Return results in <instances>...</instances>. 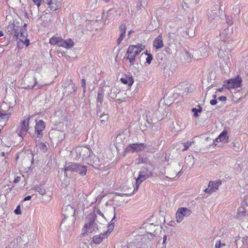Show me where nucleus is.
I'll return each instance as SVG.
<instances>
[{
	"mask_svg": "<svg viewBox=\"0 0 248 248\" xmlns=\"http://www.w3.org/2000/svg\"><path fill=\"white\" fill-rule=\"evenodd\" d=\"M134 79L132 76L126 75L125 74V85L127 84L128 86V89L131 88V86L133 85L134 83Z\"/></svg>",
	"mask_w": 248,
	"mask_h": 248,
	"instance_id": "24",
	"label": "nucleus"
},
{
	"mask_svg": "<svg viewBox=\"0 0 248 248\" xmlns=\"http://www.w3.org/2000/svg\"><path fill=\"white\" fill-rule=\"evenodd\" d=\"M45 123L43 120H39L36 123L34 136L41 139L43 136V131L45 129Z\"/></svg>",
	"mask_w": 248,
	"mask_h": 248,
	"instance_id": "10",
	"label": "nucleus"
},
{
	"mask_svg": "<svg viewBox=\"0 0 248 248\" xmlns=\"http://www.w3.org/2000/svg\"><path fill=\"white\" fill-rule=\"evenodd\" d=\"M100 112H101V111H100V106L99 105V104H97V105H96V113H97V115H98V114L99 113H100Z\"/></svg>",
	"mask_w": 248,
	"mask_h": 248,
	"instance_id": "59",
	"label": "nucleus"
},
{
	"mask_svg": "<svg viewBox=\"0 0 248 248\" xmlns=\"http://www.w3.org/2000/svg\"><path fill=\"white\" fill-rule=\"evenodd\" d=\"M123 92H119L116 95L115 102L118 104H121L124 101V97H123Z\"/></svg>",
	"mask_w": 248,
	"mask_h": 248,
	"instance_id": "28",
	"label": "nucleus"
},
{
	"mask_svg": "<svg viewBox=\"0 0 248 248\" xmlns=\"http://www.w3.org/2000/svg\"><path fill=\"white\" fill-rule=\"evenodd\" d=\"M49 43L53 45H58L66 48H70L74 46V42L71 39L63 40L61 38L53 36L49 39Z\"/></svg>",
	"mask_w": 248,
	"mask_h": 248,
	"instance_id": "3",
	"label": "nucleus"
},
{
	"mask_svg": "<svg viewBox=\"0 0 248 248\" xmlns=\"http://www.w3.org/2000/svg\"><path fill=\"white\" fill-rule=\"evenodd\" d=\"M123 139H124V134L123 132L118 134L116 136L114 144L117 150H120L124 148Z\"/></svg>",
	"mask_w": 248,
	"mask_h": 248,
	"instance_id": "14",
	"label": "nucleus"
},
{
	"mask_svg": "<svg viewBox=\"0 0 248 248\" xmlns=\"http://www.w3.org/2000/svg\"><path fill=\"white\" fill-rule=\"evenodd\" d=\"M20 180V176H17L16 178H15L14 183H17L19 182Z\"/></svg>",
	"mask_w": 248,
	"mask_h": 248,
	"instance_id": "60",
	"label": "nucleus"
},
{
	"mask_svg": "<svg viewBox=\"0 0 248 248\" xmlns=\"http://www.w3.org/2000/svg\"><path fill=\"white\" fill-rule=\"evenodd\" d=\"M198 108H194L191 109V111L193 112V116L197 118L199 116L198 113H201L202 111V108L200 105H198Z\"/></svg>",
	"mask_w": 248,
	"mask_h": 248,
	"instance_id": "27",
	"label": "nucleus"
},
{
	"mask_svg": "<svg viewBox=\"0 0 248 248\" xmlns=\"http://www.w3.org/2000/svg\"><path fill=\"white\" fill-rule=\"evenodd\" d=\"M136 49V46L131 45L128 47L126 52L127 55L126 59L129 60L131 65H133L135 62L134 51Z\"/></svg>",
	"mask_w": 248,
	"mask_h": 248,
	"instance_id": "13",
	"label": "nucleus"
},
{
	"mask_svg": "<svg viewBox=\"0 0 248 248\" xmlns=\"http://www.w3.org/2000/svg\"><path fill=\"white\" fill-rule=\"evenodd\" d=\"M128 187L125 189V196L131 195L135 191H137V187H135L133 184H130L129 186H127Z\"/></svg>",
	"mask_w": 248,
	"mask_h": 248,
	"instance_id": "21",
	"label": "nucleus"
},
{
	"mask_svg": "<svg viewBox=\"0 0 248 248\" xmlns=\"http://www.w3.org/2000/svg\"><path fill=\"white\" fill-rule=\"evenodd\" d=\"M155 236V234H153L152 233L150 232L149 233H147V238L145 236H144L146 237V239H147L150 242H151Z\"/></svg>",
	"mask_w": 248,
	"mask_h": 248,
	"instance_id": "47",
	"label": "nucleus"
},
{
	"mask_svg": "<svg viewBox=\"0 0 248 248\" xmlns=\"http://www.w3.org/2000/svg\"><path fill=\"white\" fill-rule=\"evenodd\" d=\"M34 3L37 5L38 7H39L42 3L44 2V0H32Z\"/></svg>",
	"mask_w": 248,
	"mask_h": 248,
	"instance_id": "48",
	"label": "nucleus"
},
{
	"mask_svg": "<svg viewBox=\"0 0 248 248\" xmlns=\"http://www.w3.org/2000/svg\"><path fill=\"white\" fill-rule=\"evenodd\" d=\"M163 74L165 77H169L173 75V72L170 70V65L166 64L163 67Z\"/></svg>",
	"mask_w": 248,
	"mask_h": 248,
	"instance_id": "20",
	"label": "nucleus"
},
{
	"mask_svg": "<svg viewBox=\"0 0 248 248\" xmlns=\"http://www.w3.org/2000/svg\"><path fill=\"white\" fill-rule=\"evenodd\" d=\"M120 29L121 31V33L119 37L117 40V44L119 46L122 41L123 40L124 37V26H123V24H121L120 26Z\"/></svg>",
	"mask_w": 248,
	"mask_h": 248,
	"instance_id": "29",
	"label": "nucleus"
},
{
	"mask_svg": "<svg viewBox=\"0 0 248 248\" xmlns=\"http://www.w3.org/2000/svg\"><path fill=\"white\" fill-rule=\"evenodd\" d=\"M67 90L66 89L65 93H67V95H69L76 91L77 87L74 84H72L69 85Z\"/></svg>",
	"mask_w": 248,
	"mask_h": 248,
	"instance_id": "33",
	"label": "nucleus"
},
{
	"mask_svg": "<svg viewBox=\"0 0 248 248\" xmlns=\"http://www.w3.org/2000/svg\"><path fill=\"white\" fill-rule=\"evenodd\" d=\"M40 148L41 150L44 152H46L47 150V148L46 145H45V144L44 143H43V142L41 143V144L40 145Z\"/></svg>",
	"mask_w": 248,
	"mask_h": 248,
	"instance_id": "45",
	"label": "nucleus"
},
{
	"mask_svg": "<svg viewBox=\"0 0 248 248\" xmlns=\"http://www.w3.org/2000/svg\"><path fill=\"white\" fill-rule=\"evenodd\" d=\"M148 161V158L146 157L141 156V155L139 156L138 158V164L141 163H146Z\"/></svg>",
	"mask_w": 248,
	"mask_h": 248,
	"instance_id": "39",
	"label": "nucleus"
},
{
	"mask_svg": "<svg viewBox=\"0 0 248 248\" xmlns=\"http://www.w3.org/2000/svg\"><path fill=\"white\" fill-rule=\"evenodd\" d=\"M140 52H141L140 50H139V47L136 46V49L135 50V51H134L135 58L136 57V56L138 55L140 53Z\"/></svg>",
	"mask_w": 248,
	"mask_h": 248,
	"instance_id": "57",
	"label": "nucleus"
},
{
	"mask_svg": "<svg viewBox=\"0 0 248 248\" xmlns=\"http://www.w3.org/2000/svg\"><path fill=\"white\" fill-rule=\"evenodd\" d=\"M167 235H165L164 236H163V247L164 248H166V241L167 240Z\"/></svg>",
	"mask_w": 248,
	"mask_h": 248,
	"instance_id": "53",
	"label": "nucleus"
},
{
	"mask_svg": "<svg viewBox=\"0 0 248 248\" xmlns=\"http://www.w3.org/2000/svg\"><path fill=\"white\" fill-rule=\"evenodd\" d=\"M221 184V182L220 180L215 182L213 181H210L208 184V187H210L212 190L214 192L217 189L219 185Z\"/></svg>",
	"mask_w": 248,
	"mask_h": 248,
	"instance_id": "22",
	"label": "nucleus"
},
{
	"mask_svg": "<svg viewBox=\"0 0 248 248\" xmlns=\"http://www.w3.org/2000/svg\"><path fill=\"white\" fill-rule=\"evenodd\" d=\"M146 238L145 236L140 235H134L133 233L128 235V245L127 248H146L145 242Z\"/></svg>",
	"mask_w": 248,
	"mask_h": 248,
	"instance_id": "1",
	"label": "nucleus"
},
{
	"mask_svg": "<svg viewBox=\"0 0 248 248\" xmlns=\"http://www.w3.org/2000/svg\"><path fill=\"white\" fill-rule=\"evenodd\" d=\"M47 1V5H51L53 1L56 2L55 0H46Z\"/></svg>",
	"mask_w": 248,
	"mask_h": 248,
	"instance_id": "63",
	"label": "nucleus"
},
{
	"mask_svg": "<svg viewBox=\"0 0 248 248\" xmlns=\"http://www.w3.org/2000/svg\"><path fill=\"white\" fill-rule=\"evenodd\" d=\"M146 147L147 145L146 144L143 143H137L136 152L144 150L145 148H146Z\"/></svg>",
	"mask_w": 248,
	"mask_h": 248,
	"instance_id": "34",
	"label": "nucleus"
},
{
	"mask_svg": "<svg viewBox=\"0 0 248 248\" xmlns=\"http://www.w3.org/2000/svg\"><path fill=\"white\" fill-rule=\"evenodd\" d=\"M218 99L222 102H225L227 100V97L225 96H221L218 98Z\"/></svg>",
	"mask_w": 248,
	"mask_h": 248,
	"instance_id": "54",
	"label": "nucleus"
},
{
	"mask_svg": "<svg viewBox=\"0 0 248 248\" xmlns=\"http://www.w3.org/2000/svg\"><path fill=\"white\" fill-rule=\"evenodd\" d=\"M226 57H225V59H222L224 62L226 63V64L228 66H229V64L230 65L231 64V62L232 61V56H230V55H228L226 54Z\"/></svg>",
	"mask_w": 248,
	"mask_h": 248,
	"instance_id": "38",
	"label": "nucleus"
},
{
	"mask_svg": "<svg viewBox=\"0 0 248 248\" xmlns=\"http://www.w3.org/2000/svg\"><path fill=\"white\" fill-rule=\"evenodd\" d=\"M69 171L77 172L81 176H84L87 172V167L86 166L82 165L79 163H69L68 166L64 168L65 176L68 177L67 171Z\"/></svg>",
	"mask_w": 248,
	"mask_h": 248,
	"instance_id": "2",
	"label": "nucleus"
},
{
	"mask_svg": "<svg viewBox=\"0 0 248 248\" xmlns=\"http://www.w3.org/2000/svg\"><path fill=\"white\" fill-rule=\"evenodd\" d=\"M117 50H118L119 51L118 52L116 56V60L117 61L120 60H122V62H123L124 60V55H123V53L124 51L122 49V48L121 49L118 48L117 49Z\"/></svg>",
	"mask_w": 248,
	"mask_h": 248,
	"instance_id": "31",
	"label": "nucleus"
},
{
	"mask_svg": "<svg viewBox=\"0 0 248 248\" xmlns=\"http://www.w3.org/2000/svg\"><path fill=\"white\" fill-rule=\"evenodd\" d=\"M24 44L26 46H28L30 45V40L27 38H25V41L23 42Z\"/></svg>",
	"mask_w": 248,
	"mask_h": 248,
	"instance_id": "58",
	"label": "nucleus"
},
{
	"mask_svg": "<svg viewBox=\"0 0 248 248\" xmlns=\"http://www.w3.org/2000/svg\"><path fill=\"white\" fill-rule=\"evenodd\" d=\"M11 115V113L10 111H6L2 109H0V122L2 123L3 125H5Z\"/></svg>",
	"mask_w": 248,
	"mask_h": 248,
	"instance_id": "16",
	"label": "nucleus"
},
{
	"mask_svg": "<svg viewBox=\"0 0 248 248\" xmlns=\"http://www.w3.org/2000/svg\"><path fill=\"white\" fill-rule=\"evenodd\" d=\"M135 46L139 47V50H140V51L143 50L145 47L144 45H142L141 44H138L137 46Z\"/></svg>",
	"mask_w": 248,
	"mask_h": 248,
	"instance_id": "51",
	"label": "nucleus"
},
{
	"mask_svg": "<svg viewBox=\"0 0 248 248\" xmlns=\"http://www.w3.org/2000/svg\"><path fill=\"white\" fill-rule=\"evenodd\" d=\"M96 216L94 214L90 215L89 221L84 226L86 232H91L94 231L95 228L98 229L97 224L94 222Z\"/></svg>",
	"mask_w": 248,
	"mask_h": 248,
	"instance_id": "9",
	"label": "nucleus"
},
{
	"mask_svg": "<svg viewBox=\"0 0 248 248\" xmlns=\"http://www.w3.org/2000/svg\"><path fill=\"white\" fill-rule=\"evenodd\" d=\"M99 117L101 119V123L104 124L108 121V115L103 113L100 115Z\"/></svg>",
	"mask_w": 248,
	"mask_h": 248,
	"instance_id": "36",
	"label": "nucleus"
},
{
	"mask_svg": "<svg viewBox=\"0 0 248 248\" xmlns=\"http://www.w3.org/2000/svg\"><path fill=\"white\" fill-rule=\"evenodd\" d=\"M48 5L49 6V8H50V10L53 12L56 11L57 9H58V6L54 1L52 2L51 5Z\"/></svg>",
	"mask_w": 248,
	"mask_h": 248,
	"instance_id": "40",
	"label": "nucleus"
},
{
	"mask_svg": "<svg viewBox=\"0 0 248 248\" xmlns=\"http://www.w3.org/2000/svg\"><path fill=\"white\" fill-rule=\"evenodd\" d=\"M225 246V243H222L220 240L217 241L215 245V248H220Z\"/></svg>",
	"mask_w": 248,
	"mask_h": 248,
	"instance_id": "44",
	"label": "nucleus"
},
{
	"mask_svg": "<svg viewBox=\"0 0 248 248\" xmlns=\"http://www.w3.org/2000/svg\"><path fill=\"white\" fill-rule=\"evenodd\" d=\"M113 11L112 10H109L107 12V16L108 17L109 16H110L111 14V12Z\"/></svg>",
	"mask_w": 248,
	"mask_h": 248,
	"instance_id": "64",
	"label": "nucleus"
},
{
	"mask_svg": "<svg viewBox=\"0 0 248 248\" xmlns=\"http://www.w3.org/2000/svg\"><path fill=\"white\" fill-rule=\"evenodd\" d=\"M31 196H28L24 198L23 201H29V200H31Z\"/></svg>",
	"mask_w": 248,
	"mask_h": 248,
	"instance_id": "62",
	"label": "nucleus"
},
{
	"mask_svg": "<svg viewBox=\"0 0 248 248\" xmlns=\"http://www.w3.org/2000/svg\"><path fill=\"white\" fill-rule=\"evenodd\" d=\"M246 215V211L244 207H240L238 209V218L242 219Z\"/></svg>",
	"mask_w": 248,
	"mask_h": 248,
	"instance_id": "30",
	"label": "nucleus"
},
{
	"mask_svg": "<svg viewBox=\"0 0 248 248\" xmlns=\"http://www.w3.org/2000/svg\"><path fill=\"white\" fill-rule=\"evenodd\" d=\"M180 210L179 214L182 215L184 217H188L191 214L190 210L185 207H181L179 208Z\"/></svg>",
	"mask_w": 248,
	"mask_h": 248,
	"instance_id": "26",
	"label": "nucleus"
},
{
	"mask_svg": "<svg viewBox=\"0 0 248 248\" xmlns=\"http://www.w3.org/2000/svg\"><path fill=\"white\" fill-rule=\"evenodd\" d=\"M25 119L22 121L20 125L16 129V132L19 136L22 137L26 135L27 132L29 128V122L30 118L29 117H25Z\"/></svg>",
	"mask_w": 248,
	"mask_h": 248,
	"instance_id": "7",
	"label": "nucleus"
},
{
	"mask_svg": "<svg viewBox=\"0 0 248 248\" xmlns=\"http://www.w3.org/2000/svg\"><path fill=\"white\" fill-rule=\"evenodd\" d=\"M153 59V56L151 53L147 54V57L146 59V62L148 64H150L151 63Z\"/></svg>",
	"mask_w": 248,
	"mask_h": 248,
	"instance_id": "42",
	"label": "nucleus"
},
{
	"mask_svg": "<svg viewBox=\"0 0 248 248\" xmlns=\"http://www.w3.org/2000/svg\"><path fill=\"white\" fill-rule=\"evenodd\" d=\"M14 213L16 214V215H20L21 214V210H20V205H18L16 209L14 211Z\"/></svg>",
	"mask_w": 248,
	"mask_h": 248,
	"instance_id": "49",
	"label": "nucleus"
},
{
	"mask_svg": "<svg viewBox=\"0 0 248 248\" xmlns=\"http://www.w3.org/2000/svg\"><path fill=\"white\" fill-rule=\"evenodd\" d=\"M153 46L156 49H160L163 47L164 44L162 38V34H159L154 41Z\"/></svg>",
	"mask_w": 248,
	"mask_h": 248,
	"instance_id": "18",
	"label": "nucleus"
},
{
	"mask_svg": "<svg viewBox=\"0 0 248 248\" xmlns=\"http://www.w3.org/2000/svg\"><path fill=\"white\" fill-rule=\"evenodd\" d=\"M15 25L14 23H11L7 27L5 31L6 33L9 35H13V39L17 40L18 39V34L17 29H15Z\"/></svg>",
	"mask_w": 248,
	"mask_h": 248,
	"instance_id": "11",
	"label": "nucleus"
},
{
	"mask_svg": "<svg viewBox=\"0 0 248 248\" xmlns=\"http://www.w3.org/2000/svg\"><path fill=\"white\" fill-rule=\"evenodd\" d=\"M26 30L25 29V31H24V29H21L20 30V37H22V39H24V38H27V33H26Z\"/></svg>",
	"mask_w": 248,
	"mask_h": 248,
	"instance_id": "43",
	"label": "nucleus"
},
{
	"mask_svg": "<svg viewBox=\"0 0 248 248\" xmlns=\"http://www.w3.org/2000/svg\"><path fill=\"white\" fill-rule=\"evenodd\" d=\"M152 176V172L150 170L146 168H142L139 173V176L136 181V186H137V190L138 189V188L141 182Z\"/></svg>",
	"mask_w": 248,
	"mask_h": 248,
	"instance_id": "6",
	"label": "nucleus"
},
{
	"mask_svg": "<svg viewBox=\"0 0 248 248\" xmlns=\"http://www.w3.org/2000/svg\"><path fill=\"white\" fill-rule=\"evenodd\" d=\"M104 95V90L102 87H100L98 89L97 93V97L96 99L97 104L101 105L103 103Z\"/></svg>",
	"mask_w": 248,
	"mask_h": 248,
	"instance_id": "19",
	"label": "nucleus"
},
{
	"mask_svg": "<svg viewBox=\"0 0 248 248\" xmlns=\"http://www.w3.org/2000/svg\"><path fill=\"white\" fill-rule=\"evenodd\" d=\"M180 213V210L179 209H178L176 214V217L177 219V221L178 222H180L183 219L184 216H182V215L179 214Z\"/></svg>",
	"mask_w": 248,
	"mask_h": 248,
	"instance_id": "37",
	"label": "nucleus"
},
{
	"mask_svg": "<svg viewBox=\"0 0 248 248\" xmlns=\"http://www.w3.org/2000/svg\"><path fill=\"white\" fill-rule=\"evenodd\" d=\"M217 103V99H211L210 101V104L212 105V106H214L215 105H216Z\"/></svg>",
	"mask_w": 248,
	"mask_h": 248,
	"instance_id": "55",
	"label": "nucleus"
},
{
	"mask_svg": "<svg viewBox=\"0 0 248 248\" xmlns=\"http://www.w3.org/2000/svg\"><path fill=\"white\" fill-rule=\"evenodd\" d=\"M76 153L79 155V157L82 159L89 157L90 155V150L89 148L86 147H78L76 150Z\"/></svg>",
	"mask_w": 248,
	"mask_h": 248,
	"instance_id": "12",
	"label": "nucleus"
},
{
	"mask_svg": "<svg viewBox=\"0 0 248 248\" xmlns=\"http://www.w3.org/2000/svg\"><path fill=\"white\" fill-rule=\"evenodd\" d=\"M217 12L216 11H210V12H208V18L211 20L212 19H215V18H217L218 17V14Z\"/></svg>",
	"mask_w": 248,
	"mask_h": 248,
	"instance_id": "32",
	"label": "nucleus"
},
{
	"mask_svg": "<svg viewBox=\"0 0 248 248\" xmlns=\"http://www.w3.org/2000/svg\"><path fill=\"white\" fill-rule=\"evenodd\" d=\"M81 87L83 88V93L86 92V80L84 78L81 79Z\"/></svg>",
	"mask_w": 248,
	"mask_h": 248,
	"instance_id": "46",
	"label": "nucleus"
},
{
	"mask_svg": "<svg viewBox=\"0 0 248 248\" xmlns=\"http://www.w3.org/2000/svg\"><path fill=\"white\" fill-rule=\"evenodd\" d=\"M233 150L236 152H239L242 149L241 144L238 141H234L232 143Z\"/></svg>",
	"mask_w": 248,
	"mask_h": 248,
	"instance_id": "35",
	"label": "nucleus"
},
{
	"mask_svg": "<svg viewBox=\"0 0 248 248\" xmlns=\"http://www.w3.org/2000/svg\"><path fill=\"white\" fill-rule=\"evenodd\" d=\"M192 142L190 141H188L184 143V148L183 149V151H186L188 149L189 147L191 145Z\"/></svg>",
	"mask_w": 248,
	"mask_h": 248,
	"instance_id": "41",
	"label": "nucleus"
},
{
	"mask_svg": "<svg viewBox=\"0 0 248 248\" xmlns=\"http://www.w3.org/2000/svg\"><path fill=\"white\" fill-rule=\"evenodd\" d=\"M33 189L39 193L40 194L44 195L46 193V189L42 185H35Z\"/></svg>",
	"mask_w": 248,
	"mask_h": 248,
	"instance_id": "23",
	"label": "nucleus"
},
{
	"mask_svg": "<svg viewBox=\"0 0 248 248\" xmlns=\"http://www.w3.org/2000/svg\"><path fill=\"white\" fill-rule=\"evenodd\" d=\"M242 78L238 75L234 78L229 79L224 82L223 87L227 89H235L242 86Z\"/></svg>",
	"mask_w": 248,
	"mask_h": 248,
	"instance_id": "5",
	"label": "nucleus"
},
{
	"mask_svg": "<svg viewBox=\"0 0 248 248\" xmlns=\"http://www.w3.org/2000/svg\"><path fill=\"white\" fill-rule=\"evenodd\" d=\"M231 49L227 46H224L223 48H220L217 54L218 57L221 59H225V57L227 56L226 54L230 55V56H231Z\"/></svg>",
	"mask_w": 248,
	"mask_h": 248,
	"instance_id": "17",
	"label": "nucleus"
},
{
	"mask_svg": "<svg viewBox=\"0 0 248 248\" xmlns=\"http://www.w3.org/2000/svg\"><path fill=\"white\" fill-rule=\"evenodd\" d=\"M23 43V40L20 38L19 41L17 42V46L19 48L22 47V44Z\"/></svg>",
	"mask_w": 248,
	"mask_h": 248,
	"instance_id": "52",
	"label": "nucleus"
},
{
	"mask_svg": "<svg viewBox=\"0 0 248 248\" xmlns=\"http://www.w3.org/2000/svg\"><path fill=\"white\" fill-rule=\"evenodd\" d=\"M215 142H223L224 143H227L229 142V136H228V132L226 130L224 129L218 136L214 140L213 143L216 145Z\"/></svg>",
	"mask_w": 248,
	"mask_h": 248,
	"instance_id": "15",
	"label": "nucleus"
},
{
	"mask_svg": "<svg viewBox=\"0 0 248 248\" xmlns=\"http://www.w3.org/2000/svg\"><path fill=\"white\" fill-rule=\"evenodd\" d=\"M136 146L137 143L129 144L125 148V153L136 152Z\"/></svg>",
	"mask_w": 248,
	"mask_h": 248,
	"instance_id": "25",
	"label": "nucleus"
},
{
	"mask_svg": "<svg viewBox=\"0 0 248 248\" xmlns=\"http://www.w3.org/2000/svg\"><path fill=\"white\" fill-rule=\"evenodd\" d=\"M114 227V223L111 222L108 226V229L107 231L104 232L103 233H100L99 235H96L93 236V241L95 244H100L103 240V239L106 237H107L108 235L112 231Z\"/></svg>",
	"mask_w": 248,
	"mask_h": 248,
	"instance_id": "8",
	"label": "nucleus"
},
{
	"mask_svg": "<svg viewBox=\"0 0 248 248\" xmlns=\"http://www.w3.org/2000/svg\"><path fill=\"white\" fill-rule=\"evenodd\" d=\"M204 192L206 193H212L213 191L212 190L211 188L210 187H208L207 188H205V190H204Z\"/></svg>",
	"mask_w": 248,
	"mask_h": 248,
	"instance_id": "56",
	"label": "nucleus"
},
{
	"mask_svg": "<svg viewBox=\"0 0 248 248\" xmlns=\"http://www.w3.org/2000/svg\"><path fill=\"white\" fill-rule=\"evenodd\" d=\"M79 248H89V246L85 243H81L79 244Z\"/></svg>",
	"mask_w": 248,
	"mask_h": 248,
	"instance_id": "50",
	"label": "nucleus"
},
{
	"mask_svg": "<svg viewBox=\"0 0 248 248\" xmlns=\"http://www.w3.org/2000/svg\"><path fill=\"white\" fill-rule=\"evenodd\" d=\"M75 209L70 205L63 206L62 208V214L64 218L62 220V223H64L66 218H69L71 221L74 222L76 220L74 217Z\"/></svg>",
	"mask_w": 248,
	"mask_h": 248,
	"instance_id": "4",
	"label": "nucleus"
},
{
	"mask_svg": "<svg viewBox=\"0 0 248 248\" xmlns=\"http://www.w3.org/2000/svg\"><path fill=\"white\" fill-rule=\"evenodd\" d=\"M56 135L61 136L62 137H63L64 134L61 131H57L55 133Z\"/></svg>",
	"mask_w": 248,
	"mask_h": 248,
	"instance_id": "61",
	"label": "nucleus"
}]
</instances>
